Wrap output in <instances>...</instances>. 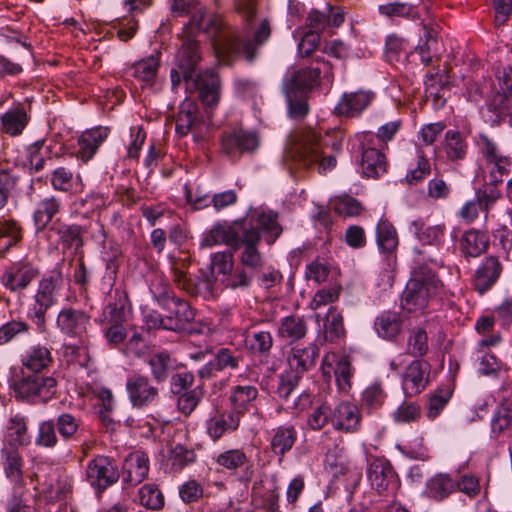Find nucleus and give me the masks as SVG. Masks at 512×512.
Instances as JSON below:
<instances>
[{
    "label": "nucleus",
    "mask_w": 512,
    "mask_h": 512,
    "mask_svg": "<svg viewBox=\"0 0 512 512\" xmlns=\"http://www.w3.org/2000/svg\"><path fill=\"white\" fill-rule=\"evenodd\" d=\"M236 11L242 19L241 34H234L217 42L221 63L230 65L231 57L243 56L253 62L257 52L270 38L271 21L258 15L257 0H236Z\"/></svg>",
    "instance_id": "f257e3e1"
},
{
    "label": "nucleus",
    "mask_w": 512,
    "mask_h": 512,
    "mask_svg": "<svg viewBox=\"0 0 512 512\" xmlns=\"http://www.w3.org/2000/svg\"><path fill=\"white\" fill-rule=\"evenodd\" d=\"M343 140L344 133L340 129L327 131L324 136L309 131L302 139L287 146L283 161L291 170L316 166L320 174H325L336 167Z\"/></svg>",
    "instance_id": "f03ea898"
},
{
    "label": "nucleus",
    "mask_w": 512,
    "mask_h": 512,
    "mask_svg": "<svg viewBox=\"0 0 512 512\" xmlns=\"http://www.w3.org/2000/svg\"><path fill=\"white\" fill-rule=\"evenodd\" d=\"M418 259L402 294V308L410 313L423 312L430 301L443 291V283L429 265L443 266L438 256H426V251L417 250Z\"/></svg>",
    "instance_id": "7ed1b4c3"
},
{
    "label": "nucleus",
    "mask_w": 512,
    "mask_h": 512,
    "mask_svg": "<svg viewBox=\"0 0 512 512\" xmlns=\"http://www.w3.org/2000/svg\"><path fill=\"white\" fill-rule=\"evenodd\" d=\"M201 60L199 42L194 33L184 31L182 43L178 50V67L183 73L187 86L193 85L199 91V98L207 106L215 105L220 95V79L213 70L195 74L196 67Z\"/></svg>",
    "instance_id": "20e7f679"
},
{
    "label": "nucleus",
    "mask_w": 512,
    "mask_h": 512,
    "mask_svg": "<svg viewBox=\"0 0 512 512\" xmlns=\"http://www.w3.org/2000/svg\"><path fill=\"white\" fill-rule=\"evenodd\" d=\"M150 291L159 304L167 311L165 329L181 331L194 321L195 313L185 300L170 291L169 286L161 278H156L150 285Z\"/></svg>",
    "instance_id": "39448f33"
},
{
    "label": "nucleus",
    "mask_w": 512,
    "mask_h": 512,
    "mask_svg": "<svg viewBox=\"0 0 512 512\" xmlns=\"http://www.w3.org/2000/svg\"><path fill=\"white\" fill-rule=\"evenodd\" d=\"M63 284L64 279L59 268L51 270L38 283L28 316L40 331L45 329L46 313L57 304Z\"/></svg>",
    "instance_id": "423d86ee"
},
{
    "label": "nucleus",
    "mask_w": 512,
    "mask_h": 512,
    "mask_svg": "<svg viewBox=\"0 0 512 512\" xmlns=\"http://www.w3.org/2000/svg\"><path fill=\"white\" fill-rule=\"evenodd\" d=\"M57 381L52 376L39 373L22 375L13 381L11 387L20 400L47 402L56 392Z\"/></svg>",
    "instance_id": "0eeeda50"
},
{
    "label": "nucleus",
    "mask_w": 512,
    "mask_h": 512,
    "mask_svg": "<svg viewBox=\"0 0 512 512\" xmlns=\"http://www.w3.org/2000/svg\"><path fill=\"white\" fill-rule=\"evenodd\" d=\"M120 478L115 461L104 455H99L89 461L86 467V480L95 489L98 497Z\"/></svg>",
    "instance_id": "6e6552de"
},
{
    "label": "nucleus",
    "mask_w": 512,
    "mask_h": 512,
    "mask_svg": "<svg viewBox=\"0 0 512 512\" xmlns=\"http://www.w3.org/2000/svg\"><path fill=\"white\" fill-rule=\"evenodd\" d=\"M260 241L261 237L257 228H241L239 247L237 248V250L241 249L240 265L255 273H258L264 264V258L258 249Z\"/></svg>",
    "instance_id": "1a4fd4ad"
},
{
    "label": "nucleus",
    "mask_w": 512,
    "mask_h": 512,
    "mask_svg": "<svg viewBox=\"0 0 512 512\" xmlns=\"http://www.w3.org/2000/svg\"><path fill=\"white\" fill-rule=\"evenodd\" d=\"M126 391L132 406L137 409L148 407L159 398V389L148 376L140 373L127 378Z\"/></svg>",
    "instance_id": "9d476101"
},
{
    "label": "nucleus",
    "mask_w": 512,
    "mask_h": 512,
    "mask_svg": "<svg viewBox=\"0 0 512 512\" xmlns=\"http://www.w3.org/2000/svg\"><path fill=\"white\" fill-rule=\"evenodd\" d=\"M368 479L371 486L380 495H394L399 488V482L390 462L382 459H374L368 469Z\"/></svg>",
    "instance_id": "9b49d317"
},
{
    "label": "nucleus",
    "mask_w": 512,
    "mask_h": 512,
    "mask_svg": "<svg viewBox=\"0 0 512 512\" xmlns=\"http://www.w3.org/2000/svg\"><path fill=\"white\" fill-rule=\"evenodd\" d=\"M90 315L84 310L66 307L60 310L56 318V326L62 334L81 342L87 334Z\"/></svg>",
    "instance_id": "f8f14e48"
},
{
    "label": "nucleus",
    "mask_w": 512,
    "mask_h": 512,
    "mask_svg": "<svg viewBox=\"0 0 512 512\" xmlns=\"http://www.w3.org/2000/svg\"><path fill=\"white\" fill-rule=\"evenodd\" d=\"M39 270L32 263L21 260L3 272L0 283L10 292H21L38 276Z\"/></svg>",
    "instance_id": "ddd939ff"
},
{
    "label": "nucleus",
    "mask_w": 512,
    "mask_h": 512,
    "mask_svg": "<svg viewBox=\"0 0 512 512\" xmlns=\"http://www.w3.org/2000/svg\"><path fill=\"white\" fill-rule=\"evenodd\" d=\"M430 364L424 360H414L402 375V389L406 397L421 393L429 381Z\"/></svg>",
    "instance_id": "4468645a"
},
{
    "label": "nucleus",
    "mask_w": 512,
    "mask_h": 512,
    "mask_svg": "<svg viewBox=\"0 0 512 512\" xmlns=\"http://www.w3.org/2000/svg\"><path fill=\"white\" fill-rule=\"evenodd\" d=\"M260 139L256 132L249 130H234L222 138V149L230 156L243 153H253L258 149Z\"/></svg>",
    "instance_id": "2eb2a0df"
},
{
    "label": "nucleus",
    "mask_w": 512,
    "mask_h": 512,
    "mask_svg": "<svg viewBox=\"0 0 512 512\" xmlns=\"http://www.w3.org/2000/svg\"><path fill=\"white\" fill-rule=\"evenodd\" d=\"M320 69L303 67L289 71L284 79L282 89L291 90L296 94L308 95L318 85Z\"/></svg>",
    "instance_id": "dca6fc26"
},
{
    "label": "nucleus",
    "mask_w": 512,
    "mask_h": 512,
    "mask_svg": "<svg viewBox=\"0 0 512 512\" xmlns=\"http://www.w3.org/2000/svg\"><path fill=\"white\" fill-rule=\"evenodd\" d=\"M130 312L127 293L115 289L110 295L101 315V323H125Z\"/></svg>",
    "instance_id": "f3484780"
},
{
    "label": "nucleus",
    "mask_w": 512,
    "mask_h": 512,
    "mask_svg": "<svg viewBox=\"0 0 512 512\" xmlns=\"http://www.w3.org/2000/svg\"><path fill=\"white\" fill-rule=\"evenodd\" d=\"M502 271L503 266L498 257H486L475 272L473 279L475 289L480 294L485 293L497 282Z\"/></svg>",
    "instance_id": "a211bd4d"
},
{
    "label": "nucleus",
    "mask_w": 512,
    "mask_h": 512,
    "mask_svg": "<svg viewBox=\"0 0 512 512\" xmlns=\"http://www.w3.org/2000/svg\"><path fill=\"white\" fill-rule=\"evenodd\" d=\"M477 145L487 164L493 165L495 173L497 172L500 176H503L509 172L511 159L505 155H502L498 145L494 140L485 134H480Z\"/></svg>",
    "instance_id": "6ab92c4d"
},
{
    "label": "nucleus",
    "mask_w": 512,
    "mask_h": 512,
    "mask_svg": "<svg viewBox=\"0 0 512 512\" xmlns=\"http://www.w3.org/2000/svg\"><path fill=\"white\" fill-rule=\"evenodd\" d=\"M374 96L373 92L364 90L346 93L335 106L334 112L340 116H358L371 104Z\"/></svg>",
    "instance_id": "aec40b11"
},
{
    "label": "nucleus",
    "mask_w": 512,
    "mask_h": 512,
    "mask_svg": "<svg viewBox=\"0 0 512 512\" xmlns=\"http://www.w3.org/2000/svg\"><path fill=\"white\" fill-rule=\"evenodd\" d=\"M361 415L358 407L350 402H342L332 412L331 423L337 430L356 432L360 426Z\"/></svg>",
    "instance_id": "412c9836"
},
{
    "label": "nucleus",
    "mask_w": 512,
    "mask_h": 512,
    "mask_svg": "<svg viewBox=\"0 0 512 512\" xmlns=\"http://www.w3.org/2000/svg\"><path fill=\"white\" fill-rule=\"evenodd\" d=\"M149 459L143 452L129 454L123 464V481L131 486L140 484L148 475Z\"/></svg>",
    "instance_id": "4be33fe9"
},
{
    "label": "nucleus",
    "mask_w": 512,
    "mask_h": 512,
    "mask_svg": "<svg viewBox=\"0 0 512 512\" xmlns=\"http://www.w3.org/2000/svg\"><path fill=\"white\" fill-rule=\"evenodd\" d=\"M258 395L257 387L251 384H238L232 387L229 396L232 412L241 417L255 407Z\"/></svg>",
    "instance_id": "5701e85b"
},
{
    "label": "nucleus",
    "mask_w": 512,
    "mask_h": 512,
    "mask_svg": "<svg viewBox=\"0 0 512 512\" xmlns=\"http://www.w3.org/2000/svg\"><path fill=\"white\" fill-rule=\"evenodd\" d=\"M318 355L319 348L313 343L294 346L288 356L289 371L302 375L315 365Z\"/></svg>",
    "instance_id": "b1692460"
},
{
    "label": "nucleus",
    "mask_w": 512,
    "mask_h": 512,
    "mask_svg": "<svg viewBox=\"0 0 512 512\" xmlns=\"http://www.w3.org/2000/svg\"><path fill=\"white\" fill-rule=\"evenodd\" d=\"M240 234L241 230H237L235 226L216 224L205 234L201 246L212 247L224 243L233 250H237Z\"/></svg>",
    "instance_id": "393cba45"
},
{
    "label": "nucleus",
    "mask_w": 512,
    "mask_h": 512,
    "mask_svg": "<svg viewBox=\"0 0 512 512\" xmlns=\"http://www.w3.org/2000/svg\"><path fill=\"white\" fill-rule=\"evenodd\" d=\"M109 133L107 127H95L81 134L78 139V157L83 161H89L98 150L99 146L105 141Z\"/></svg>",
    "instance_id": "a878e982"
},
{
    "label": "nucleus",
    "mask_w": 512,
    "mask_h": 512,
    "mask_svg": "<svg viewBox=\"0 0 512 512\" xmlns=\"http://www.w3.org/2000/svg\"><path fill=\"white\" fill-rule=\"evenodd\" d=\"M2 131L10 136L22 134L29 123L30 117L23 104L18 103L0 117Z\"/></svg>",
    "instance_id": "bb28decb"
},
{
    "label": "nucleus",
    "mask_w": 512,
    "mask_h": 512,
    "mask_svg": "<svg viewBox=\"0 0 512 512\" xmlns=\"http://www.w3.org/2000/svg\"><path fill=\"white\" fill-rule=\"evenodd\" d=\"M160 56V52H155L132 66V76L140 81L142 86L151 87L154 85L160 67Z\"/></svg>",
    "instance_id": "cd10ccee"
},
{
    "label": "nucleus",
    "mask_w": 512,
    "mask_h": 512,
    "mask_svg": "<svg viewBox=\"0 0 512 512\" xmlns=\"http://www.w3.org/2000/svg\"><path fill=\"white\" fill-rule=\"evenodd\" d=\"M62 209L61 199L55 195L43 198L33 213V222L37 231L46 229L53 217Z\"/></svg>",
    "instance_id": "c85d7f7f"
},
{
    "label": "nucleus",
    "mask_w": 512,
    "mask_h": 512,
    "mask_svg": "<svg viewBox=\"0 0 512 512\" xmlns=\"http://www.w3.org/2000/svg\"><path fill=\"white\" fill-rule=\"evenodd\" d=\"M240 360V355L234 354L228 348H220L215 353L214 359L199 370V375L201 378H210L215 371L237 369Z\"/></svg>",
    "instance_id": "c756f323"
},
{
    "label": "nucleus",
    "mask_w": 512,
    "mask_h": 512,
    "mask_svg": "<svg viewBox=\"0 0 512 512\" xmlns=\"http://www.w3.org/2000/svg\"><path fill=\"white\" fill-rule=\"evenodd\" d=\"M193 29L206 33L209 37L215 39L220 36L223 29V21L220 16L213 13L198 11L192 18L186 32H192Z\"/></svg>",
    "instance_id": "7c9ffc66"
},
{
    "label": "nucleus",
    "mask_w": 512,
    "mask_h": 512,
    "mask_svg": "<svg viewBox=\"0 0 512 512\" xmlns=\"http://www.w3.org/2000/svg\"><path fill=\"white\" fill-rule=\"evenodd\" d=\"M374 327L379 337L392 340L401 333L403 319L398 312L384 311L376 317Z\"/></svg>",
    "instance_id": "2f4dec72"
},
{
    "label": "nucleus",
    "mask_w": 512,
    "mask_h": 512,
    "mask_svg": "<svg viewBox=\"0 0 512 512\" xmlns=\"http://www.w3.org/2000/svg\"><path fill=\"white\" fill-rule=\"evenodd\" d=\"M488 246V235L475 229L464 232L460 239L461 252L465 257H478L486 252Z\"/></svg>",
    "instance_id": "473e14b6"
},
{
    "label": "nucleus",
    "mask_w": 512,
    "mask_h": 512,
    "mask_svg": "<svg viewBox=\"0 0 512 512\" xmlns=\"http://www.w3.org/2000/svg\"><path fill=\"white\" fill-rule=\"evenodd\" d=\"M335 364L334 374L337 385L342 391H347L351 388L352 368L351 363L347 356H337L331 354L325 356L323 360V370L325 366L332 368V364Z\"/></svg>",
    "instance_id": "72a5a7b5"
},
{
    "label": "nucleus",
    "mask_w": 512,
    "mask_h": 512,
    "mask_svg": "<svg viewBox=\"0 0 512 512\" xmlns=\"http://www.w3.org/2000/svg\"><path fill=\"white\" fill-rule=\"evenodd\" d=\"M50 229L59 236V241L65 248H71L72 246L78 248L84 243L83 235L86 230L81 225L65 224L57 219L52 223Z\"/></svg>",
    "instance_id": "f704fd0d"
},
{
    "label": "nucleus",
    "mask_w": 512,
    "mask_h": 512,
    "mask_svg": "<svg viewBox=\"0 0 512 512\" xmlns=\"http://www.w3.org/2000/svg\"><path fill=\"white\" fill-rule=\"evenodd\" d=\"M361 166L367 177L378 178L387 171L386 157L376 148H363Z\"/></svg>",
    "instance_id": "c9c22d12"
},
{
    "label": "nucleus",
    "mask_w": 512,
    "mask_h": 512,
    "mask_svg": "<svg viewBox=\"0 0 512 512\" xmlns=\"http://www.w3.org/2000/svg\"><path fill=\"white\" fill-rule=\"evenodd\" d=\"M410 231L423 245L440 247L443 244L444 225L426 226L423 221L416 220L411 223Z\"/></svg>",
    "instance_id": "e433bc0d"
},
{
    "label": "nucleus",
    "mask_w": 512,
    "mask_h": 512,
    "mask_svg": "<svg viewBox=\"0 0 512 512\" xmlns=\"http://www.w3.org/2000/svg\"><path fill=\"white\" fill-rule=\"evenodd\" d=\"M53 363V357L48 347L35 345L30 348L22 359V365L34 373H39Z\"/></svg>",
    "instance_id": "4c0bfd02"
},
{
    "label": "nucleus",
    "mask_w": 512,
    "mask_h": 512,
    "mask_svg": "<svg viewBox=\"0 0 512 512\" xmlns=\"http://www.w3.org/2000/svg\"><path fill=\"white\" fill-rule=\"evenodd\" d=\"M1 455L6 477L15 484L22 483L24 461L19 451L14 447H5L1 450Z\"/></svg>",
    "instance_id": "58836bf2"
},
{
    "label": "nucleus",
    "mask_w": 512,
    "mask_h": 512,
    "mask_svg": "<svg viewBox=\"0 0 512 512\" xmlns=\"http://www.w3.org/2000/svg\"><path fill=\"white\" fill-rule=\"evenodd\" d=\"M297 439L294 426H279L273 431L270 448L275 455L283 457L290 451Z\"/></svg>",
    "instance_id": "ea45409f"
},
{
    "label": "nucleus",
    "mask_w": 512,
    "mask_h": 512,
    "mask_svg": "<svg viewBox=\"0 0 512 512\" xmlns=\"http://www.w3.org/2000/svg\"><path fill=\"white\" fill-rule=\"evenodd\" d=\"M277 333L280 338L294 342L306 335L307 323L302 317L286 316L280 320Z\"/></svg>",
    "instance_id": "a19ab883"
},
{
    "label": "nucleus",
    "mask_w": 512,
    "mask_h": 512,
    "mask_svg": "<svg viewBox=\"0 0 512 512\" xmlns=\"http://www.w3.org/2000/svg\"><path fill=\"white\" fill-rule=\"evenodd\" d=\"M240 417L233 412L223 413L208 421L207 431L214 440L221 438L227 431H234L239 427Z\"/></svg>",
    "instance_id": "79ce46f5"
},
{
    "label": "nucleus",
    "mask_w": 512,
    "mask_h": 512,
    "mask_svg": "<svg viewBox=\"0 0 512 512\" xmlns=\"http://www.w3.org/2000/svg\"><path fill=\"white\" fill-rule=\"evenodd\" d=\"M490 174V182L485 183L476 191V201L479 208L485 211H488L501 196V192L497 188V184L502 182V176L499 175L498 177L494 169Z\"/></svg>",
    "instance_id": "37998d69"
},
{
    "label": "nucleus",
    "mask_w": 512,
    "mask_h": 512,
    "mask_svg": "<svg viewBox=\"0 0 512 512\" xmlns=\"http://www.w3.org/2000/svg\"><path fill=\"white\" fill-rule=\"evenodd\" d=\"M455 490L454 480L447 474H438L431 478L426 485V494L429 498L441 501Z\"/></svg>",
    "instance_id": "c03bdc74"
},
{
    "label": "nucleus",
    "mask_w": 512,
    "mask_h": 512,
    "mask_svg": "<svg viewBox=\"0 0 512 512\" xmlns=\"http://www.w3.org/2000/svg\"><path fill=\"white\" fill-rule=\"evenodd\" d=\"M23 238V229L14 219L0 221V251L6 252Z\"/></svg>",
    "instance_id": "a18cd8bd"
},
{
    "label": "nucleus",
    "mask_w": 512,
    "mask_h": 512,
    "mask_svg": "<svg viewBox=\"0 0 512 512\" xmlns=\"http://www.w3.org/2000/svg\"><path fill=\"white\" fill-rule=\"evenodd\" d=\"M148 364L151 369L153 379L162 383L167 380L169 372L174 368V360L166 351L152 354L149 357Z\"/></svg>",
    "instance_id": "49530a36"
},
{
    "label": "nucleus",
    "mask_w": 512,
    "mask_h": 512,
    "mask_svg": "<svg viewBox=\"0 0 512 512\" xmlns=\"http://www.w3.org/2000/svg\"><path fill=\"white\" fill-rule=\"evenodd\" d=\"M30 325L21 319H12L0 326V346L17 341L30 333Z\"/></svg>",
    "instance_id": "de8ad7c7"
},
{
    "label": "nucleus",
    "mask_w": 512,
    "mask_h": 512,
    "mask_svg": "<svg viewBox=\"0 0 512 512\" xmlns=\"http://www.w3.org/2000/svg\"><path fill=\"white\" fill-rule=\"evenodd\" d=\"M168 460L170 461L171 469L179 472L196 461V453L193 449L177 443L170 447Z\"/></svg>",
    "instance_id": "09e8293b"
},
{
    "label": "nucleus",
    "mask_w": 512,
    "mask_h": 512,
    "mask_svg": "<svg viewBox=\"0 0 512 512\" xmlns=\"http://www.w3.org/2000/svg\"><path fill=\"white\" fill-rule=\"evenodd\" d=\"M376 240L379 249L391 253L398 245V237L392 223L387 219H381L376 227Z\"/></svg>",
    "instance_id": "8fccbe9b"
},
{
    "label": "nucleus",
    "mask_w": 512,
    "mask_h": 512,
    "mask_svg": "<svg viewBox=\"0 0 512 512\" xmlns=\"http://www.w3.org/2000/svg\"><path fill=\"white\" fill-rule=\"evenodd\" d=\"M452 393V389L446 386L439 387L434 392L429 394L426 404V416L430 420H434L440 415V413L451 399Z\"/></svg>",
    "instance_id": "3c124183"
},
{
    "label": "nucleus",
    "mask_w": 512,
    "mask_h": 512,
    "mask_svg": "<svg viewBox=\"0 0 512 512\" xmlns=\"http://www.w3.org/2000/svg\"><path fill=\"white\" fill-rule=\"evenodd\" d=\"M467 143L460 132L449 130L445 134V153L449 160H462L467 154Z\"/></svg>",
    "instance_id": "603ef678"
},
{
    "label": "nucleus",
    "mask_w": 512,
    "mask_h": 512,
    "mask_svg": "<svg viewBox=\"0 0 512 512\" xmlns=\"http://www.w3.org/2000/svg\"><path fill=\"white\" fill-rule=\"evenodd\" d=\"M7 429L10 441L14 445L26 446L30 443L27 421L24 416L20 414L12 415L9 418Z\"/></svg>",
    "instance_id": "864d4df0"
},
{
    "label": "nucleus",
    "mask_w": 512,
    "mask_h": 512,
    "mask_svg": "<svg viewBox=\"0 0 512 512\" xmlns=\"http://www.w3.org/2000/svg\"><path fill=\"white\" fill-rule=\"evenodd\" d=\"M291 119L303 120L309 113L308 95L296 94L294 91L283 90Z\"/></svg>",
    "instance_id": "5fc2aeb1"
},
{
    "label": "nucleus",
    "mask_w": 512,
    "mask_h": 512,
    "mask_svg": "<svg viewBox=\"0 0 512 512\" xmlns=\"http://www.w3.org/2000/svg\"><path fill=\"white\" fill-rule=\"evenodd\" d=\"M19 177L9 170L0 168V211L4 210L10 198L17 195Z\"/></svg>",
    "instance_id": "6e6d98bb"
},
{
    "label": "nucleus",
    "mask_w": 512,
    "mask_h": 512,
    "mask_svg": "<svg viewBox=\"0 0 512 512\" xmlns=\"http://www.w3.org/2000/svg\"><path fill=\"white\" fill-rule=\"evenodd\" d=\"M198 123L196 108L193 103H184L176 118V133L186 136Z\"/></svg>",
    "instance_id": "4d7b16f0"
},
{
    "label": "nucleus",
    "mask_w": 512,
    "mask_h": 512,
    "mask_svg": "<svg viewBox=\"0 0 512 512\" xmlns=\"http://www.w3.org/2000/svg\"><path fill=\"white\" fill-rule=\"evenodd\" d=\"M245 342L253 353L261 355H267L273 346V338L268 331L249 332L245 336Z\"/></svg>",
    "instance_id": "13d9d810"
},
{
    "label": "nucleus",
    "mask_w": 512,
    "mask_h": 512,
    "mask_svg": "<svg viewBox=\"0 0 512 512\" xmlns=\"http://www.w3.org/2000/svg\"><path fill=\"white\" fill-rule=\"evenodd\" d=\"M423 38L424 43L417 46V51L420 54L421 62L424 65H430L432 63L433 55L437 48V31L432 27L426 25L423 26Z\"/></svg>",
    "instance_id": "bf43d9fd"
},
{
    "label": "nucleus",
    "mask_w": 512,
    "mask_h": 512,
    "mask_svg": "<svg viewBox=\"0 0 512 512\" xmlns=\"http://www.w3.org/2000/svg\"><path fill=\"white\" fill-rule=\"evenodd\" d=\"M169 260H170V270L173 275V281L179 288L188 290L189 283H188V278H187V269L190 265L189 256H187V255H184L183 257L182 256H179V257L170 256Z\"/></svg>",
    "instance_id": "052dcab7"
},
{
    "label": "nucleus",
    "mask_w": 512,
    "mask_h": 512,
    "mask_svg": "<svg viewBox=\"0 0 512 512\" xmlns=\"http://www.w3.org/2000/svg\"><path fill=\"white\" fill-rule=\"evenodd\" d=\"M431 174V164L422 150H417L416 166L410 169L405 180L409 185H417L421 183L427 176Z\"/></svg>",
    "instance_id": "680f3d73"
},
{
    "label": "nucleus",
    "mask_w": 512,
    "mask_h": 512,
    "mask_svg": "<svg viewBox=\"0 0 512 512\" xmlns=\"http://www.w3.org/2000/svg\"><path fill=\"white\" fill-rule=\"evenodd\" d=\"M344 334L345 329L343 324V317L334 308H331L325 319V338L331 342H334L344 336Z\"/></svg>",
    "instance_id": "e2e57ef3"
},
{
    "label": "nucleus",
    "mask_w": 512,
    "mask_h": 512,
    "mask_svg": "<svg viewBox=\"0 0 512 512\" xmlns=\"http://www.w3.org/2000/svg\"><path fill=\"white\" fill-rule=\"evenodd\" d=\"M331 208L340 216L355 217L361 214V203L350 196L337 197L330 202Z\"/></svg>",
    "instance_id": "0e129e2a"
},
{
    "label": "nucleus",
    "mask_w": 512,
    "mask_h": 512,
    "mask_svg": "<svg viewBox=\"0 0 512 512\" xmlns=\"http://www.w3.org/2000/svg\"><path fill=\"white\" fill-rule=\"evenodd\" d=\"M139 499L143 506L151 510H160L164 506V496L153 484H146L140 488Z\"/></svg>",
    "instance_id": "69168bd1"
},
{
    "label": "nucleus",
    "mask_w": 512,
    "mask_h": 512,
    "mask_svg": "<svg viewBox=\"0 0 512 512\" xmlns=\"http://www.w3.org/2000/svg\"><path fill=\"white\" fill-rule=\"evenodd\" d=\"M177 396L178 410L182 414L188 416L195 410L200 400L202 399L203 390L201 387L197 386L195 388L183 392L182 394H178Z\"/></svg>",
    "instance_id": "338daca9"
},
{
    "label": "nucleus",
    "mask_w": 512,
    "mask_h": 512,
    "mask_svg": "<svg viewBox=\"0 0 512 512\" xmlns=\"http://www.w3.org/2000/svg\"><path fill=\"white\" fill-rule=\"evenodd\" d=\"M512 425V412L507 406H500L494 412L491 420V433L493 437H499L508 431Z\"/></svg>",
    "instance_id": "774afa93"
}]
</instances>
